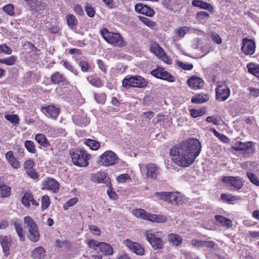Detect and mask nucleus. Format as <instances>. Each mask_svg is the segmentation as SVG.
<instances>
[{
  "instance_id": "1",
  "label": "nucleus",
  "mask_w": 259,
  "mask_h": 259,
  "mask_svg": "<svg viewBox=\"0 0 259 259\" xmlns=\"http://www.w3.org/2000/svg\"><path fill=\"white\" fill-rule=\"evenodd\" d=\"M201 151L199 140L191 138L171 148L169 154L178 165L188 167L194 163Z\"/></svg>"
},
{
  "instance_id": "2",
  "label": "nucleus",
  "mask_w": 259,
  "mask_h": 259,
  "mask_svg": "<svg viewBox=\"0 0 259 259\" xmlns=\"http://www.w3.org/2000/svg\"><path fill=\"white\" fill-rule=\"evenodd\" d=\"M104 39L109 44L116 47H123L126 45L123 38L118 33L109 32L105 28L100 31Z\"/></svg>"
},
{
  "instance_id": "3",
  "label": "nucleus",
  "mask_w": 259,
  "mask_h": 259,
  "mask_svg": "<svg viewBox=\"0 0 259 259\" xmlns=\"http://www.w3.org/2000/svg\"><path fill=\"white\" fill-rule=\"evenodd\" d=\"M71 154L73 163L79 167H85L89 165L91 156L82 149H76Z\"/></svg>"
},
{
  "instance_id": "4",
  "label": "nucleus",
  "mask_w": 259,
  "mask_h": 259,
  "mask_svg": "<svg viewBox=\"0 0 259 259\" xmlns=\"http://www.w3.org/2000/svg\"><path fill=\"white\" fill-rule=\"evenodd\" d=\"M24 224L25 229L28 231V238L33 242L38 241L40 235L35 222L31 218L27 216L24 218Z\"/></svg>"
},
{
  "instance_id": "5",
  "label": "nucleus",
  "mask_w": 259,
  "mask_h": 259,
  "mask_svg": "<svg viewBox=\"0 0 259 259\" xmlns=\"http://www.w3.org/2000/svg\"><path fill=\"white\" fill-rule=\"evenodd\" d=\"M147 82L141 76H127L122 80V86L126 89L132 87L143 88L147 85Z\"/></svg>"
},
{
  "instance_id": "6",
  "label": "nucleus",
  "mask_w": 259,
  "mask_h": 259,
  "mask_svg": "<svg viewBox=\"0 0 259 259\" xmlns=\"http://www.w3.org/2000/svg\"><path fill=\"white\" fill-rule=\"evenodd\" d=\"M146 240L154 249L162 248L164 245L163 241L161 238L160 232H155L153 231L147 230L144 233Z\"/></svg>"
},
{
  "instance_id": "7",
  "label": "nucleus",
  "mask_w": 259,
  "mask_h": 259,
  "mask_svg": "<svg viewBox=\"0 0 259 259\" xmlns=\"http://www.w3.org/2000/svg\"><path fill=\"white\" fill-rule=\"evenodd\" d=\"M118 157L114 152L108 150L99 157L97 162L100 165L109 166L114 165Z\"/></svg>"
},
{
  "instance_id": "8",
  "label": "nucleus",
  "mask_w": 259,
  "mask_h": 259,
  "mask_svg": "<svg viewBox=\"0 0 259 259\" xmlns=\"http://www.w3.org/2000/svg\"><path fill=\"white\" fill-rule=\"evenodd\" d=\"M215 98L218 101L226 100L230 95V90L225 84L218 85L215 89Z\"/></svg>"
},
{
  "instance_id": "9",
  "label": "nucleus",
  "mask_w": 259,
  "mask_h": 259,
  "mask_svg": "<svg viewBox=\"0 0 259 259\" xmlns=\"http://www.w3.org/2000/svg\"><path fill=\"white\" fill-rule=\"evenodd\" d=\"M41 189L57 193L59 190V183L56 180L49 178L41 183Z\"/></svg>"
},
{
  "instance_id": "10",
  "label": "nucleus",
  "mask_w": 259,
  "mask_h": 259,
  "mask_svg": "<svg viewBox=\"0 0 259 259\" xmlns=\"http://www.w3.org/2000/svg\"><path fill=\"white\" fill-rule=\"evenodd\" d=\"M223 182L230 184L236 190L241 189L244 185L243 179L239 177L225 176L222 179Z\"/></svg>"
},
{
  "instance_id": "11",
  "label": "nucleus",
  "mask_w": 259,
  "mask_h": 259,
  "mask_svg": "<svg viewBox=\"0 0 259 259\" xmlns=\"http://www.w3.org/2000/svg\"><path fill=\"white\" fill-rule=\"evenodd\" d=\"M151 74L156 78L165 80L169 82L175 81V77L162 67H157L152 70Z\"/></svg>"
},
{
  "instance_id": "12",
  "label": "nucleus",
  "mask_w": 259,
  "mask_h": 259,
  "mask_svg": "<svg viewBox=\"0 0 259 259\" xmlns=\"http://www.w3.org/2000/svg\"><path fill=\"white\" fill-rule=\"evenodd\" d=\"M241 50L245 55H251L253 54L255 50V42L251 39H243Z\"/></svg>"
},
{
  "instance_id": "13",
  "label": "nucleus",
  "mask_w": 259,
  "mask_h": 259,
  "mask_svg": "<svg viewBox=\"0 0 259 259\" xmlns=\"http://www.w3.org/2000/svg\"><path fill=\"white\" fill-rule=\"evenodd\" d=\"M123 244L129 249L138 255H142L144 253V248L139 244L133 242L130 239H126L123 242Z\"/></svg>"
},
{
  "instance_id": "14",
  "label": "nucleus",
  "mask_w": 259,
  "mask_h": 259,
  "mask_svg": "<svg viewBox=\"0 0 259 259\" xmlns=\"http://www.w3.org/2000/svg\"><path fill=\"white\" fill-rule=\"evenodd\" d=\"M136 12L139 14H143L148 17L154 16V10L146 5L142 3H138L135 6Z\"/></svg>"
},
{
  "instance_id": "15",
  "label": "nucleus",
  "mask_w": 259,
  "mask_h": 259,
  "mask_svg": "<svg viewBox=\"0 0 259 259\" xmlns=\"http://www.w3.org/2000/svg\"><path fill=\"white\" fill-rule=\"evenodd\" d=\"M41 110L47 116L54 119L57 118L60 113L59 109L54 105L42 107Z\"/></svg>"
},
{
  "instance_id": "16",
  "label": "nucleus",
  "mask_w": 259,
  "mask_h": 259,
  "mask_svg": "<svg viewBox=\"0 0 259 259\" xmlns=\"http://www.w3.org/2000/svg\"><path fill=\"white\" fill-rule=\"evenodd\" d=\"M73 122L80 126H86L90 123V119L87 117L86 114L83 112L77 113L72 118Z\"/></svg>"
},
{
  "instance_id": "17",
  "label": "nucleus",
  "mask_w": 259,
  "mask_h": 259,
  "mask_svg": "<svg viewBox=\"0 0 259 259\" xmlns=\"http://www.w3.org/2000/svg\"><path fill=\"white\" fill-rule=\"evenodd\" d=\"M1 244L3 248V251L6 256L10 254V247L12 244V239L8 236L0 237Z\"/></svg>"
},
{
  "instance_id": "18",
  "label": "nucleus",
  "mask_w": 259,
  "mask_h": 259,
  "mask_svg": "<svg viewBox=\"0 0 259 259\" xmlns=\"http://www.w3.org/2000/svg\"><path fill=\"white\" fill-rule=\"evenodd\" d=\"M22 204L26 207L29 208L30 206V202L32 205H38V203L34 199L32 194L31 192H25L22 197Z\"/></svg>"
},
{
  "instance_id": "19",
  "label": "nucleus",
  "mask_w": 259,
  "mask_h": 259,
  "mask_svg": "<svg viewBox=\"0 0 259 259\" xmlns=\"http://www.w3.org/2000/svg\"><path fill=\"white\" fill-rule=\"evenodd\" d=\"M188 85L193 89H199L204 85L203 80L196 76H192L188 80Z\"/></svg>"
},
{
  "instance_id": "20",
  "label": "nucleus",
  "mask_w": 259,
  "mask_h": 259,
  "mask_svg": "<svg viewBox=\"0 0 259 259\" xmlns=\"http://www.w3.org/2000/svg\"><path fill=\"white\" fill-rule=\"evenodd\" d=\"M253 142H248L247 143H242L239 142L238 143L235 144L234 146H233V148L235 150H243L246 151L248 150L249 151H253Z\"/></svg>"
},
{
  "instance_id": "21",
  "label": "nucleus",
  "mask_w": 259,
  "mask_h": 259,
  "mask_svg": "<svg viewBox=\"0 0 259 259\" xmlns=\"http://www.w3.org/2000/svg\"><path fill=\"white\" fill-rule=\"evenodd\" d=\"M146 220L156 223H163L166 221L167 218L164 215H157L148 212Z\"/></svg>"
},
{
  "instance_id": "22",
  "label": "nucleus",
  "mask_w": 259,
  "mask_h": 259,
  "mask_svg": "<svg viewBox=\"0 0 259 259\" xmlns=\"http://www.w3.org/2000/svg\"><path fill=\"white\" fill-rule=\"evenodd\" d=\"M192 5L200 9H204L210 12L213 11L212 6L206 2L200 0H193L192 2Z\"/></svg>"
},
{
  "instance_id": "23",
  "label": "nucleus",
  "mask_w": 259,
  "mask_h": 259,
  "mask_svg": "<svg viewBox=\"0 0 259 259\" xmlns=\"http://www.w3.org/2000/svg\"><path fill=\"white\" fill-rule=\"evenodd\" d=\"M106 178L107 173L104 171H99L91 175V180L97 183H104Z\"/></svg>"
},
{
  "instance_id": "24",
  "label": "nucleus",
  "mask_w": 259,
  "mask_h": 259,
  "mask_svg": "<svg viewBox=\"0 0 259 259\" xmlns=\"http://www.w3.org/2000/svg\"><path fill=\"white\" fill-rule=\"evenodd\" d=\"M147 168V177L155 179L158 174V167L154 164H149L146 166Z\"/></svg>"
},
{
  "instance_id": "25",
  "label": "nucleus",
  "mask_w": 259,
  "mask_h": 259,
  "mask_svg": "<svg viewBox=\"0 0 259 259\" xmlns=\"http://www.w3.org/2000/svg\"><path fill=\"white\" fill-rule=\"evenodd\" d=\"M215 220L221 224L223 227L227 229L231 228L232 226V222L231 220L226 218L222 215H216L214 216Z\"/></svg>"
},
{
  "instance_id": "26",
  "label": "nucleus",
  "mask_w": 259,
  "mask_h": 259,
  "mask_svg": "<svg viewBox=\"0 0 259 259\" xmlns=\"http://www.w3.org/2000/svg\"><path fill=\"white\" fill-rule=\"evenodd\" d=\"M46 256V251L41 246L35 248L31 252V256L33 259H43Z\"/></svg>"
},
{
  "instance_id": "27",
  "label": "nucleus",
  "mask_w": 259,
  "mask_h": 259,
  "mask_svg": "<svg viewBox=\"0 0 259 259\" xmlns=\"http://www.w3.org/2000/svg\"><path fill=\"white\" fill-rule=\"evenodd\" d=\"M192 28L188 26H182L175 29L174 31V34L179 38H183L185 34L189 32Z\"/></svg>"
},
{
  "instance_id": "28",
  "label": "nucleus",
  "mask_w": 259,
  "mask_h": 259,
  "mask_svg": "<svg viewBox=\"0 0 259 259\" xmlns=\"http://www.w3.org/2000/svg\"><path fill=\"white\" fill-rule=\"evenodd\" d=\"M209 100V96L206 94L201 93L196 95L191 99L193 103L200 104L207 102Z\"/></svg>"
},
{
  "instance_id": "29",
  "label": "nucleus",
  "mask_w": 259,
  "mask_h": 259,
  "mask_svg": "<svg viewBox=\"0 0 259 259\" xmlns=\"http://www.w3.org/2000/svg\"><path fill=\"white\" fill-rule=\"evenodd\" d=\"M168 240L175 246H178L183 242L181 236L176 234H170L167 236Z\"/></svg>"
},
{
  "instance_id": "30",
  "label": "nucleus",
  "mask_w": 259,
  "mask_h": 259,
  "mask_svg": "<svg viewBox=\"0 0 259 259\" xmlns=\"http://www.w3.org/2000/svg\"><path fill=\"white\" fill-rule=\"evenodd\" d=\"M35 139L40 146L44 147H47L50 145V143L47 137L42 134H36Z\"/></svg>"
},
{
  "instance_id": "31",
  "label": "nucleus",
  "mask_w": 259,
  "mask_h": 259,
  "mask_svg": "<svg viewBox=\"0 0 259 259\" xmlns=\"http://www.w3.org/2000/svg\"><path fill=\"white\" fill-rule=\"evenodd\" d=\"M51 80L54 84H59L60 82L65 81V78L63 74L57 71L51 76Z\"/></svg>"
},
{
  "instance_id": "32",
  "label": "nucleus",
  "mask_w": 259,
  "mask_h": 259,
  "mask_svg": "<svg viewBox=\"0 0 259 259\" xmlns=\"http://www.w3.org/2000/svg\"><path fill=\"white\" fill-rule=\"evenodd\" d=\"M167 201L170 203L175 202L178 204L182 203V198L180 194L178 193L168 192Z\"/></svg>"
},
{
  "instance_id": "33",
  "label": "nucleus",
  "mask_w": 259,
  "mask_h": 259,
  "mask_svg": "<svg viewBox=\"0 0 259 259\" xmlns=\"http://www.w3.org/2000/svg\"><path fill=\"white\" fill-rule=\"evenodd\" d=\"M150 51L159 58L164 55V50L157 43L152 44L150 48Z\"/></svg>"
},
{
  "instance_id": "34",
  "label": "nucleus",
  "mask_w": 259,
  "mask_h": 259,
  "mask_svg": "<svg viewBox=\"0 0 259 259\" xmlns=\"http://www.w3.org/2000/svg\"><path fill=\"white\" fill-rule=\"evenodd\" d=\"M221 198L224 202L233 204L234 202L240 200L241 197L239 196L232 195L231 194H222Z\"/></svg>"
},
{
  "instance_id": "35",
  "label": "nucleus",
  "mask_w": 259,
  "mask_h": 259,
  "mask_svg": "<svg viewBox=\"0 0 259 259\" xmlns=\"http://www.w3.org/2000/svg\"><path fill=\"white\" fill-rule=\"evenodd\" d=\"M163 6L170 11H176L178 4L176 0H162Z\"/></svg>"
},
{
  "instance_id": "36",
  "label": "nucleus",
  "mask_w": 259,
  "mask_h": 259,
  "mask_svg": "<svg viewBox=\"0 0 259 259\" xmlns=\"http://www.w3.org/2000/svg\"><path fill=\"white\" fill-rule=\"evenodd\" d=\"M83 143L93 150H97L100 147V144L98 141L90 139L84 140Z\"/></svg>"
},
{
  "instance_id": "37",
  "label": "nucleus",
  "mask_w": 259,
  "mask_h": 259,
  "mask_svg": "<svg viewBox=\"0 0 259 259\" xmlns=\"http://www.w3.org/2000/svg\"><path fill=\"white\" fill-rule=\"evenodd\" d=\"M68 26L71 29L75 28L77 25V20L72 14H68L66 16Z\"/></svg>"
},
{
  "instance_id": "38",
  "label": "nucleus",
  "mask_w": 259,
  "mask_h": 259,
  "mask_svg": "<svg viewBox=\"0 0 259 259\" xmlns=\"http://www.w3.org/2000/svg\"><path fill=\"white\" fill-rule=\"evenodd\" d=\"M248 72L253 74L259 78V65L253 63H249L247 65Z\"/></svg>"
},
{
  "instance_id": "39",
  "label": "nucleus",
  "mask_w": 259,
  "mask_h": 259,
  "mask_svg": "<svg viewBox=\"0 0 259 259\" xmlns=\"http://www.w3.org/2000/svg\"><path fill=\"white\" fill-rule=\"evenodd\" d=\"M99 250L105 254L109 255L113 253L112 248L108 244L101 242L99 247Z\"/></svg>"
},
{
  "instance_id": "40",
  "label": "nucleus",
  "mask_w": 259,
  "mask_h": 259,
  "mask_svg": "<svg viewBox=\"0 0 259 259\" xmlns=\"http://www.w3.org/2000/svg\"><path fill=\"white\" fill-rule=\"evenodd\" d=\"M87 80L93 85L96 87H100L102 85L100 79L96 76V75L89 76L87 77Z\"/></svg>"
},
{
  "instance_id": "41",
  "label": "nucleus",
  "mask_w": 259,
  "mask_h": 259,
  "mask_svg": "<svg viewBox=\"0 0 259 259\" xmlns=\"http://www.w3.org/2000/svg\"><path fill=\"white\" fill-rule=\"evenodd\" d=\"M60 64H62L66 69L73 73L74 75H77L78 74V71L70 62L67 61L62 60L60 61Z\"/></svg>"
},
{
  "instance_id": "42",
  "label": "nucleus",
  "mask_w": 259,
  "mask_h": 259,
  "mask_svg": "<svg viewBox=\"0 0 259 259\" xmlns=\"http://www.w3.org/2000/svg\"><path fill=\"white\" fill-rule=\"evenodd\" d=\"M133 214L138 218L146 220L148 212H147L145 210L140 208L133 210Z\"/></svg>"
},
{
  "instance_id": "43",
  "label": "nucleus",
  "mask_w": 259,
  "mask_h": 259,
  "mask_svg": "<svg viewBox=\"0 0 259 259\" xmlns=\"http://www.w3.org/2000/svg\"><path fill=\"white\" fill-rule=\"evenodd\" d=\"M11 188L9 186L3 185L0 186V197H7L10 195Z\"/></svg>"
},
{
  "instance_id": "44",
  "label": "nucleus",
  "mask_w": 259,
  "mask_h": 259,
  "mask_svg": "<svg viewBox=\"0 0 259 259\" xmlns=\"http://www.w3.org/2000/svg\"><path fill=\"white\" fill-rule=\"evenodd\" d=\"M5 118L12 123L15 124L19 123L20 119L17 114H5Z\"/></svg>"
},
{
  "instance_id": "45",
  "label": "nucleus",
  "mask_w": 259,
  "mask_h": 259,
  "mask_svg": "<svg viewBox=\"0 0 259 259\" xmlns=\"http://www.w3.org/2000/svg\"><path fill=\"white\" fill-rule=\"evenodd\" d=\"M24 146L29 152L35 153L36 152L35 146L33 142L30 140H27L24 143Z\"/></svg>"
},
{
  "instance_id": "46",
  "label": "nucleus",
  "mask_w": 259,
  "mask_h": 259,
  "mask_svg": "<svg viewBox=\"0 0 259 259\" xmlns=\"http://www.w3.org/2000/svg\"><path fill=\"white\" fill-rule=\"evenodd\" d=\"M140 20L146 26L151 28H153L156 26V23L150 20L149 18L145 17H139Z\"/></svg>"
},
{
  "instance_id": "47",
  "label": "nucleus",
  "mask_w": 259,
  "mask_h": 259,
  "mask_svg": "<svg viewBox=\"0 0 259 259\" xmlns=\"http://www.w3.org/2000/svg\"><path fill=\"white\" fill-rule=\"evenodd\" d=\"M94 98L98 103L104 104L106 100L105 93L95 94Z\"/></svg>"
},
{
  "instance_id": "48",
  "label": "nucleus",
  "mask_w": 259,
  "mask_h": 259,
  "mask_svg": "<svg viewBox=\"0 0 259 259\" xmlns=\"http://www.w3.org/2000/svg\"><path fill=\"white\" fill-rule=\"evenodd\" d=\"M247 176L252 183L259 186V180L255 174L251 172H247Z\"/></svg>"
},
{
  "instance_id": "49",
  "label": "nucleus",
  "mask_w": 259,
  "mask_h": 259,
  "mask_svg": "<svg viewBox=\"0 0 259 259\" xmlns=\"http://www.w3.org/2000/svg\"><path fill=\"white\" fill-rule=\"evenodd\" d=\"M209 17V14L204 11L199 12L196 15V18L199 21L207 19Z\"/></svg>"
},
{
  "instance_id": "50",
  "label": "nucleus",
  "mask_w": 259,
  "mask_h": 259,
  "mask_svg": "<svg viewBox=\"0 0 259 259\" xmlns=\"http://www.w3.org/2000/svg\"><path fill=\"white\" fill-rule=\"evenodd\" d=\"M50 204V198L48 196L44 195L41 197V209L45 210L47 209Z\"/></svg>"
},
{
  "instance_id": "51",
  "label": "nucleus",
  "mask_w": 259,
  "mask_h": 259,
  "mask_svg": "<svg viewBox=\"0 0 259 259\" xmlns=\"http://www.w3.org/2000/svg\"><path fill=\"white\" fill-rule=\"evenodd\" d=\"M15 228L16 231L20 238V240L22 241L24 240V234H23V230L22 228L21 225L17 223H15Z\"/></svg>"
},
{
  "instance_id": "52",
  "label": "nucleus",
  "mask_w": 259,
  "mask_h": 259,
  "mask_svg": "<svg viewBox=\"0 0 259 259\" xmlns=\"http://www.w3.org/2000/svg\"><path fill=\"white\" fill-rule=\"evenodd\" d=\"M78 64L82 72H87L89 71L90 67L87 61H80L78 62Z\"/></svg>"
},
{
  "instance_id": "53",
  "label": "nucleus",
  "mask_w": 259,
  "mask_h": 259,
  "mask_svg": "<svg viewBox=\"0 0 259 259\" xmlns=\"http://www.w3.org/2000/svg\"><path fill=\"white\" fill-rule=\"evenodd\" d=\"M85 11L88 16L90 17H94L95 14L94 8L90 4H87L85 6Z\"/></svg>"
},
{
  "instance_id": "54",
  "label": "nucleus",
  "mask_w": 259,
  "mask_h": 259,
  "mask_svg": "<svg viewBox=\"0 0 259 259\" xmlns=\"http://www.w3.org/2000/svg\"><path fill=\"white\" fill-rule=\"evenodd\" d=\"M190 112L191 115L194 118L201 116L205 113V111L203 110L191 109Z\"/></svg>"
},
{
  "instance_id": "55",
  "label": "nucleus",
  "mask_w": 259,
  "mask_h": 259,
  "mask_svg": "<svg viewBox=\"0 0 259 259\" xmlns=\"http://www.w3.org/2000/svg\"><path fill=\"white\" fill-rule=\"evenodd\" d=\"M4 11L10 16L14 14V6L12 4H8L3 8Z\"/></svg>"
},
{
  "instance_id": "56",
  "label": "nucleus",
  "mask_w": 259,
  "mask_h": 259,
  "mask_svg": "<svg viewBox=\"0 0 259 259\" xmlns=\"http://www.w3.org/2000/svg\"><path fill=\"white\" fill-rule=\"evenodd\" d=\"M213 133L214 135L220 139L222 142L224 143H228L229 141V139L226 136L221 134L218 132L215 129H213Z\"/></svg>"
},
{
  "instance_id": "57",
  "label": "nucleus",
  "mask_w": 259,
  "mask_h": 259,
  "mask_svg": "<svg viewBox=\"0 0 259 259\" xmlns=\"http://www.w3.org/2000/svg\"><path fill=\"white\" fill-rule=\"evenodd\" d=\"M77 200L78 199L76 197L72 198L64 205V209L67 210L69 207L74 205L77 202Z\"/></svg>"
},
{
  "instance_id": "58",
  "label": "nucleus",
  "mask_w": 259,
  "mask_h": 259,
  "mask_svg": "<svg viewBox=\"0 0 259 259\" xmlns=\"http://www.w3.org/2000/svg\"><path fill=\"white\" fill-rule=\"evenodd\" d=\"M101 242H99L98 241L95 240H90L88 241V245L91 247L92 248L95 250H97L98 248L99 249L100 244Z\"/></svg>"
},
{
  "instance_id": "59",
  "label": "nucleus",
  "mask_w": 259,
  "mask_h": 259,
  "mask_svg": "<svg viewBox=\"0 0 259 259\" xmlns=\"http://www.w3.org/2000/svg\"><path fill=\"white\" fill-rule=\"evenodd\" d=\"M130 179V176L127 174H121L116 178L117 181L120 183H124L126 181Z\"/></svg>"
},
{
  "instance_id": "60",
  "label": "nucleus",
  "mask_w": 259,
  "mask_h": 259,
  "mask_svg": "<svg viewBox=\"0 0 259 259\" xmlns=\"http://www.w3.org/2000/svg\"><path fill=\"white\" fill-rule=\"evenodd\" d=\"M107 193L108 195V196L113 200H116L118 198V195L116 194V193L113 190L111 186H109L108 189L107 190Z\"/></svg>"
},
{
  "instance_id": "61",
  "label": "nucleus",
  "mask_w": 259,
  "mask_h": 259,
  "mask_svg": "<svg viewBox=\"0 0 259 259\" xmlns=\"http://www.w3.org/2000/svg\"><path fill=\"white\" fill-rule=\"evenodd\" d=\"M178 65L179 67L182 68V69L186 70H190L192 69L193 67V65L190 63H184L181 62H178Z\"/></svg>"
},
{
  "instance_id": "62",
  "label": "nucleus",
  "mask_w": 259,
  "mask_h": 259,
  "mask_svg": "<svg viewBox=\"0 0 259 259\" xmlns=\"http://www.w3.org/2000/svg\"><path fill=\"white\" fill-rule=\"evenodd\" d=\"M204 241L198 239H193L191 241L192 245L197 248L203 247L204 246Z\"/></svg>"
},
{
  "instance_id": "63",
  "label": "nucleus",
  "mask_w": 259,
  "mask_h": 259,
  "mask_svg": "<svg viewBox=\"0 0 259 259\" xmlns=\"http://www.w3.org/2000/svg\"><path fill=\"white\" fill-rule=\"evenodd\" d=\"M16 61V57L14 56H11L9 58L4 59V64L7 65H13Z\"/></svg>"
},
{
  "instance_id": "64",
  "label": "nucleus",
  "mask_w": 259,
  "mask_h": 259,
  "mask_svg": "<svg viewBox=\"0 0 259 259\" xmlns=\"http://www.w3.org/2000/svg\"><path fill=\"white\" fill-rule=\"evenodd\" d=\"M248 91L251 96L254 97H257L259 96V89L253 87H249L248 88Z\"/></svg>"
}]
</instances>
